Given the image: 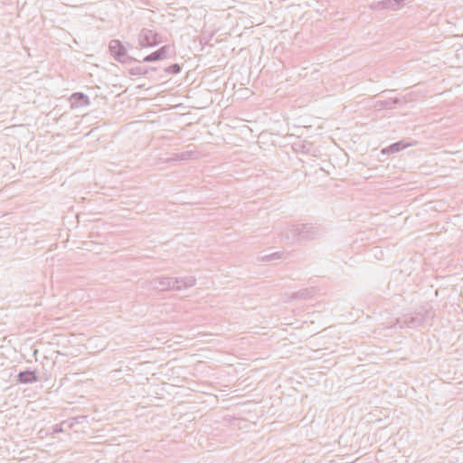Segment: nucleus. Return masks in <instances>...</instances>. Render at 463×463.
Instances as JSON below:
<instances>
[{
  "label": "nucleus",
  "mask_w": 463,
  "mask_h": 463,
  "mask_svg": "<svg viewBox=\"0 0 463 463\" xmlns=\"http://www.w3.org/2000/svg\"><path fill=\"white\" fill-rule=\"evenodd\" d=\"M384 10L398 11L392 0H383Z\"/></svg>",
  "instance_id": "a211bd4d"
},
{
  "label": "nucleus",
  "mask_w": 463,
  "mask_h": 463,
  "mask_svg": "<svg viewBox=\"0 0 463 463\" xmlns=\"http://www.w3.org/2000/svg\"><path fill=\"white\" fill-rule=\"evenodd\" d=\"M403 102V100L400 98H389L383 100H378L376 102L375 107H379L381 109H392L397 106H401Z\"/></svg>",
  "instance_id": "f8f14e48"
},
{
  "label": "nucleus",
  "mask_w": 463,
  "mask_h": 463,
  "mask_svg": "<svg viewBox=\"0 0 463 463\" xmlns=\"http://www.w3.org/2000/svg\"><path fill=\"white\" fill-rule=\"evenodd\" d=\"M316 289L314 288H302L298 291L293 292L291 295L292 299H310L314 297Z\"/></svg>",
  "instance_id": "ddd939ff"
},
{
  "label": "nucleus",
  "mask_w": 463,
  "mask_h": 463,
  "mask_svg": "<svg viewBox=\"0 0 463 463\" xmlns=\"http://www.w3.org/2000/svg\"><path fill=\"white\" fill-rule=\"evenodd\" d=\"M161 42L159 33L147 28H143L138 34V44L141 48L155 47Z\"/></svg>",
  "instance_id": "20e7f679"
},
{
  "label": "nucleus",
  "mask_w": 463,
  "mask_h": 463,
  "mask_svg": "<svg viewBox=\"0 0 463 463\" xmlns=\"http://www.w3.org/2000/svg\"><path fill=\"white\" fill-rule=\"evenodd\" d=\"M188 154H189V152H186V153L183 154L182 158H183V159H185V158H186V157H185V155H188Z\"/></svg>",
  "instance_id": "412c9836"
},
{
  "label": "nucleus",
  "mask_w": 463,
  "mask_h": 463,
  "mask_svg": "<svg viewBox=\"0 0 463 463\" xmlns=\"http://www.w3.org/2000/svg\"><path fill=\"white\" fill-rule=\"evenodd\" d=\"M368 7L371 9V10H384V5H383V1H376V2H372L368 5Z\"/></svg>",
  "instance_id": "f3484780"
},
{
  "label": "nucleus",
  "mask_w": 463,
  "mask_h": 463,
  "mask_svg": "<svg viewBox=\"0 0 463 463\" xmlns=\"http://www.w3.org/2000/svg\"><path fill=\"white\" fill-rule=\"evenodd\" d=\"M395 4L396 8L400 10L406 0H392Z\"/></svg>",
  "instance_id": "6ab92c4d"
},
{
  "label": "nucleus",
  "mask_w": 463,
  "mask_h": 463,
  "mask_svg": "<svg viewBox=\"0 0 463 463\" xmlns=\"http://www.w3.org/2000/svg\"><path fill=\"white\" fill-rule=\"evenodd\" d=\"M156 71L153 66H136L129 70V74L133 76H143Z\"/></svg>",
  "instance_id": "4468645a"
},
{
  "label": "nucleus",
  "mask_w": 463,
  "mask_h": 463,
  "mask_svg": "<svg viewBox=\"0 0 463 463\" xmlns=\"http://www.w3.org/2000/svg\"><path fill=\"white\" fill-rule=\"evenodd\" d=\"M298 236L302 241H313L321 238L325 234V229L319 224L298 223Z\"/></svg>",
  "instance_id": "f03ea898"
},
{
  "label": "nucleus",
  "mask_w": 463,
  "mask_h": 463,
  "mask_svg": "<svg viewBox=\"0 0 463 463\" xmlns=\"http://www.w3.org/2000/svg\"><path fill=\"white\" fill-rule=\"evenodd\" d=\"M109 50L111 56L120 63L130 64L137 61L140 62V60L133 58L128 54V49L120 40H111L109 43Z\"/></svg>",
  "instance_id": "f257e3e1"
},
{
  "label": "nucleus",
  "mask_w": 463,
  "mask_h": 463,
  "mask_svg": "<svg viewBox=\"0 0 463 463\" xmlns=\"http://www.w3.org/2000/svg\"><path fill=\"white\" fill-rule=\"evenodd\" d=\"M150 285L154 289L161 291L172 290V277H157L150 281Z\"/></svg>",
  "instance_id": "9d476101"
},
{
  "label": "nucleus",
  "mask_w": 463,
  "mask_h": 463,
  "mask_svg": "<svg viewBox=\"0 0 463 463\" xmlns=\"http://www.w3.org/2000/svg\"><path fill=\"white\" fill-rule=\"evenodd\" d=\"M430 316H431V312L429 310H426L424 314L415 313L414 315H407L403 317V323L408 327H418L423 325Z\"/></svg>",
  "instance_id": "423d86ee"
},
{
  "label": "nucleus",
  "mask_w": 463,
  "mask_h": 463,
  "mask_svg": "<svg viewBox=\"0 0 463 463\" xmlns=\"http://www.w3.org/2000/svg\"><path fill=\"white\" fill-rule=\"evenodd\" d=\"M298 223L288 224L281 232V237L288 245L300 243L298 236Z\"/></svg>",
  "instance_id": "39448f33"
},
{
  "label": "nucleus",
  "mask_w": 463,
  "mask_h": 463,
  "mask_svg": "<svg viewBox=\"0 0 463 463\" xmlns=\"http://www.w3.org/2000/svg\"><path fill=\"white\" fill-rule=\"evenodd\" d=\"M71 108L77 109L80 107H87L90 104V99L83 92H74L70 97Z\"/></svg>",
  "instance_id": "1a4fd4ad"
},
{
  "label": "nucleus",
  "mask_w": 463,
  "mask_h": 463,
  "mask_svg": "<svg viewBox=\"0 0 463 463\" xmlns=\"http://www.w3.org/2000/svg\"><path fill=\"white\" fill-rule=\"evenodd\" d=\"M196 283V279L193 276L189 277H172V290L180 291L184 288H190Z\"/></svg>",
  "instance_id": "6e6552de"
},
{
  "label": "nucleus",
  "mask_w": 463,
  "mask_h": 463,
  "mask_svg": "<svg viewBox=\"0 0 463 463\" xmlns=\"http://www.w3.org/2000/svg\"><path fill=\"white\" fill-rule=\"evenodd\" d=\"M62 424H64V422H62V423H61V424H60V425H56V426L54 427V432H61V431H63V430H62Z\"/></svg>",
  "instance_id": "aec40b11"
},
{
  "label": "nucleus",
  "mask_w": 463,
  "mask_h": 463,
  "mask_svg": "<svg viewBox=\"0 0 463 463\" xmlns=\"http://www.w3.org/2000/svg\"><path fill=\"white\" fill-rule=\"evenodd\" d=\"M176 55L175 45L165 44L144 57L140 61L143 62H155L165 59L175 58Z\"/></svg>",
  "instance_id": "7ed1b4c3"
},
{
  "label": "nucleus",
  "mask_w": 463,
  "mask_h": 463,
  "mask_svg": "<svg viewBox=\"0 0 463 463\" xmlns=\"http://www.w3.org/2000/svg\"><path fill=\"white\" fill-rule=\"evenodd\" d=\"M182 71V66L179 63H173L165 68V72L167 74H178Z\"/></svg>",
  "instance_id": "dca6fc26"
},
{
  "label": "nucleus",
  "mask_w": 463,
  "mask_h": 463,
  "mask_svg": "<svg viewBox=\"0 0 463 463\" xmlns=\"http://www.w3.org/2000/svg\"><path fill=\"white\" fill-rule=\"evenodd\" d=\"M284 255H285L284 252L278 251V252H274L271 254H266V255L261 256L260 260L261 261H271V260H275L285 259Z\"/></svg>",
  "instance_id": "2eb2a0df"
},
{
  "label": "nucleus",
  "mask_w": 463,
  "mask_h": 463,
  "mask_svg": "<svg viewBox=\"0 0 463 463\" xmlns=\"http://www.w3.org/2000/svg\"><path fill=\"white\" fill-rule=\"evenodd\" d=\"M40 380L39 371L34 369L26 368L24 371H20L16 375V382L21 384L34 383Z\"/></svg>",
  "instance_id": "0eeeda50"
},
{
  "label": "nucleus",
  "mask_w": 463,
  "mask_h": 463,
  "mask_svg": "<svg viewBox=\"0 0 463 463\" xmlns=\"http://www.w3.org/2000/svg\"><path fill=\"white\" fill-rule=\"evenodd\" d=\"M416 144H417L416 141L411 143V142H408V141L402 139V140H400L398 142L391 144L389 146H387L386 148H384L383 150V154L397 153V152H400V151H402V150H403V149H405L407 147H410V146H411L413 145H416Z\"/></svg>",
  "instance_id": "9b49d317"
}]
</instances>
